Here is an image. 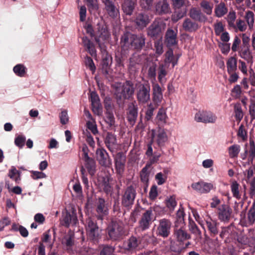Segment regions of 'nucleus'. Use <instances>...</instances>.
<instances>
[{
  "instance_id": "nucleus-5",
  "label": "nucleus",
  "mask_w": 255,
  "mask_h": 255,
  "mask_svg": "<svg viewBox=\"0 0 255 255\" xmlns=\"http://www.w3.org/2000/svg\"><path fill=\"white\" fill-rule=\"evenodd\" d=\"M187 2V0H172L175 13H177L176 16L174 15L173 16L172 20L174 21H177L186 14Z\"/></svg>"
},
{
  "instance_id": "nucleus-21",
  "label": "nucleus",
  "mask_w": 255,
  "mask_h": 255,
  "mask_svg": "<svg viewBox=\"0 0 255 255\" xmlns=\"http://www.w3.org/2000/svg\"><path fill=\"white\" fill-rule=\"evenodd\" d=\"M92 109L93 113L97 115L102 113V107L100 103L99 96L95 92H92L90 94Z\"/></svg>"
},
{
  "instance_id": "nucleus-52",
  "label": "nucleus",
  "mask_w": 255,
  "mask_h": 255,
  "mask_svg": "<svg viewBox=\"0 0 255 255\" xmlns=\"http://www.w3.org/2000/svg\"><path fill=\"white\" fill-rule=\"evenodd\" d=\"M200 6L205 13L208 15L211 14L213 8L212 3L206 0H203L201 2Z\"/></svg>"
},
{
  "instance_id": "nucleus-14",
  "label": "nucleus",
  "mask_w": 255,
  "mask_h": 255,
  "mask_svg": "<svg viewBox=\"0 0 255 255\" xmlns=\"http://www.w3.org/2000/svg\"><path fill=\"white\" fill-rule=\"evenodd\" d=\"M163 100V92L161 88L157 83L152 84V104L158 107Z\"/></svg>"
},
{
  "instance_id": "nucleus-19",
  "label": "nucleus",
  "mask_w": 255,
  "mask_h": 255,
  "mask_svg": "<svg viewBox=\"0 0 255 255\" xmlns=\"http://www.w3.org/2000/svg\"><path fill=\"white\" fill-rule=\"evenodd\" d=\"M232 210L227 204H223L218 208V218L223 222H228L231 218Z\"/></svg>"
},
{
  "instance_id": "nucleus-28",
  "label": "nucleus",
  "mask_w": 255,
  "mask_h": 255,
  "mask_svg": "<svg viewBox=\"0 0 255 255\" xmlns=\"http://www.w3.org/2000/svg\"><path fill=\"white\" fill-rule=\"evenodd\" d=\"M103 53L102 62V70L103 73L108 74V70L110 69L112 58L105 49V47L101 49Z\"/></svg>"
},
{
  "instance_id": "nucleus-15",
  "label": "nucleus",
  "mask_w": 255,
  "mask_h": 255,
  "mask_svg": "<svg viewBox=\"0 0 255 255\" xmlns=\"http://www.w3.org/2000/svg\"><path fill=\"white\" fill-rule=\"evenodd\" d=\"M82 150L84 152L83 158L85 162V167L87 168L89 173L91 176H93L96 172V162L94 159L90 158L88 156L87 149L86 147H83Z\"/></svg>"
},
{
  "instance_id": "nucleus-42",
  "label": "nucleus",
  "mask_w": 255,
  "mask_h": 255,
  "mask_svg": "<svg viewBox=\"0 0 255 255\" xmlns=\"http://www.w3.org/2000/svg\"><path fill=\"white\" fill-rule=\"evenodd\" d=\"M227 72L237 71V59L235 57H230L226 63Z\"/></svg>"
},
{
  "instance_id": "nucleus-53",
  "label": "nucleus",
  "mask_w": 255,
  "mask_h": 255,
  "mask_svg": "<svg viewBox=\"0 0 255 255\" xmlns=\"http://www.w3.org/2000/svg\"><path fill=\"white\" fill-rule=\"evenodd\" d=\"M228 151L230 158H235L238 156L240 151V146L238 144H234L229 147Z\"/></svg>"
},
{
  "instance_id": "nucleus-9",
  "label": "nucleus",
  "mask_w": 255,
  "mask_h": 255,
  "mask_svg": "<svg viewBox=\"0 0 255 255\" xmlns=\"http://www.w3.org/2000/svg\"><path fill=\"white\" fill-rule=\"evenodd\" d=\"M195 120L197 122L203 123H215L217 119V116L210 111H199L194 117Z\"/></svg>"
},
{
  "instance_id": "nucleus-7",
  "label": "nucleus",
  "mask_w": 255,
  "mask_h": 255,
  "mask_svg": "<svg viewBox=\"0 0 255 255\" xmlns=\"http://www.w3.org/2000/svg\"><path fill=\"white\" fill-rule=\"evenodd\" d=\"M172 223L170 220L165 218L159 220L157 228V235L163 238H167L170 234Z\"/></svg>"
},
{
  "instance_id": "nucleus-25",
  "label": "nucleus",
  "mask_w": 255,
  "mask_h": 255,
  "mask_svg": "<svg viewBox=\"0 0 255 255\" xmlns=\"http://www.w3.org/2000/svg\"><path fill=\"white\" fill-rule=\"evenodd\" d=\"M105 5V9L110 16L115 18L119 14V9L115 4V0H102Z\"/></svg>"
},
{
  "instance_id": "nucleus-44",
  "label": "nucleus",
  "mask_w": 255,
  "mask_h": 255,
  "mask_svg": "<svg viewBox=\"0 0 255 255\" xmlns=\"http://www.w3.org/2000/svg\"><path fill=\"white\" fill-rule=\"evenodd\" d=\"M244 18L248 24L249 29H252L254 27L255 22L254 13L251 10H248L245 13Z\"/></svg>"
},
{
  "instance_id": "nucleus-43",
  "label": "nucleus",
  "mask_w": 255,
  "mask_h": 255,
  "mask_svg": "<svg viewBox=\"0 0 255 255\" xmlns=\"http://www.w3.org/2000/svg\"><path fill=\"white\" fill-rule=\"evenodd\" d=\"M189 14L192 19L199 21H202L205 18V17L202 14L201 11L196 8H191Z\"/></svg>"
},
{
  "instance_id": "nucleus-63",
  "label": "nucleus",
  "mask_w": 255,
  "mask_h": 255,
  "mask_svg": "<svg viewBox=\"0 0 255 255\" xmlns=\"http://www.w3.org/2000/svg\"><path fill=\"white\" fill-rule=\"evenodd\" d=\"M149 173L148 172V168L147 166L143 167L140 172V179L143 183H147L148 182Z\"/></svg>"
},
{
  "instance_id": "nucleus-50",
  "label": "nucleus",
  "mask_w": 255,
  "mask_h": 255,
  "mask_svg": "<svg viewBox=\"0 0 255 255\" xmlns=\"http://www.w3.org/2000/svg\"><path fill=\"white\" fill-rule=\"evenodd\" d=\"M62 244L66 247L67 250H71L74 245L73 237L70 235H67L63 238Z\"/></svg>"
},
{
  "instance_id": "nucleus-24",
  "label": "nucleus",
  "mask_w": 255,
  "mask_h": 255,
  "mask_svg": "<svg viewBox=\"0 0 255 255\" xmlns=\"http://www.w3.org/2000/svg\"><path fill=\"white\" fill-rule=\"evenodd\" d=\"M162 30V23L154 20L147 29V34L152 38H156L160 35Z\"/></svg>"
},
{
  "instance_id": "nucleus-22",
  "label": "nucleus",
  "mask_w": 255,
  "mask_h": 255,
  "mask_svg": "<svg viewBox=\"0 0 255 255\" xmlns=\"http://www.w3.org/2000/svg\"><path fill=\"white\" fill-rule=\"evenodd\" d=\"M192 188L200 193H208L213 188L211 183L200 181L194 183L191 185Z\"/></svg>"
},
{
  "instance_id": "nucleus-18",
  "label": "nucleus",
  "mask_w": 255,
  "mask_h": 255,
  "mask_svg": "<svg viewBox=\"0 0 255 255\" xmlns=\"http://www.w3.org/2000/svg\"><path fill=\"white\" fill-rule=\"evenodd\" d=\"M105 200L102 198H99L97 203L96 212L97 213V218L98 220L102 221L104 217L108 215V208L106 205Z\"/></svg>"
},
{
  "instance_id": "nucleus-23",
  "label": "nucleus",
  "mask_w": 255,
  "mask_h": 255,
  "mask_svg": "<svg viewBox=\"0 0 255 255\" xmlns=\"http://www.w3.org/2000/svg\"><path fill=\"white\" fill-rule=\"evenodd\" d=\"M205 224L206 228L211 237H214L218 234L219 223L217 220H213L211 217H208L205 219Z\"/></svg>"
},
{
  "instance_id": "nucleus-27",
  "label": "nucleus",
  "mask_w": 255,
  "mask_h": 255,
  "mask_svg": "<svg viewBox=\"0 0 255 255\" xmlns=\"http://www.w3.org/2000/svg\"><path fill=\"white\" fill-rule=\"evenodd\" d=\"M155 13L159 15L167 14L170 11L169 4L166 0L159 1L155 5Z\"/></svg>"
},
{
  "instance_id": "nucleus-12",
  "label": "nucleus",
  "mask_w": 255,
  "mask_h": 255,
  "mask_svg": "<svg viewBox=\"0 0 255 255\" xmlns=\"http://www.w3.org/2000/svg\"><path fill=\"white\" fill-rule=\"evenodd\" d=\"M167 140L168 136L164 129L159 128L157 131L151 130V141L155 142L159 146H163Z\"/></svg>"
},
{
  "instance_id": "nucleus-32",
  "label": "nucleus",
  "mask_w": 255,
  "mask_h": 255,
  "mask_svg": "<svg viewBox=\"0 0 255 255\" xmlns=\"http://www.w3.org/2000/svg\"><path fill=\"white\" fill-rule=\"evenodd\" d=\"M238 52L239 56L248 63H253V56L249 46H241Z\"/></svg>"
},
{
  "instance_id": "nucleus-64",
  "label": "nucleus",
  "mask_w": 255,
  "mask_h": 255,
  "mask_svg": "<svg viewBox=\"0 0 255 255\" xmlns=\"http://www.w3.org/2000/svg\"><path fill=\"white\" fill-rule=\"evenodd\" d=\"M85 63L86 66L90 69V70L94 72L96 70V66L93 62V59L89 56H86L85 59Z\"/></svg>"
},
{
  "instance_id": "nucleus-8",
  "label": "nucleus",
  "mask_w": 255,
  "mask_h": 255,
  "mask_svg": "<svg viewBox=\"0 0 255 255\" xmlns=\"http://www.w3.org/2000/svg\"><path fill=\"white\" fill-rule=\"evenodd\" d=\"M86 232L89 238L94 241H97L100 237V230L96 221L91 218L87 221Z\"/></svg>"
},
{
  "instance_id": "nucleus-45",
  "label": "nucleus",
  "mask_w": 255,
  "mask_h": 255,
  "mask_svg": "<svg viewBox=\"0 0 255 255\" xmlns=\"http://www.w3.org/2000/svg\"><path fill=\"white\" fill-rule=\"evenodd\" d=\"M165 66L163 64H160L159 66V71L158 73V79L160 84H163L166 81V79L165 76L167 75V72L166 71Z\"/></svg>"
},
{
  "instance_id": "nucleus-47",
  "label": "nucleus",
  "mask_w": 255,
  "mask_h": 255,
  "mask_svg": "<svg viewBox=\"0 0 255 255\" xmlns=\"http://www.w3.org/2000/svg\"><path fill=\"white\" fill-rule=\"evenodd\" d=\"M227 8L224 2H221L216 5L215 9V14L218 17L224 16L227 12Z\"/></svg>"
},
{
  "instance_id": "nucleus-1",
  "label": "nucleus",
  "mask_w": 255,
  "mask_h": 255,
  "mask_svg": "<svg viewBox=\"0 0 255 255\" xmlns=\"http://www.w3.org/2000/svg\"><path fill=\"white\" fill-rule=\"evenodd\" d=\"M95 34V41L98 44L99 46L101 49L105 47L104 44L109 41L111 33L108 25L103 19H101L96 24Z\"/></svg>"
},
{
  "instance_id": "nucleus-29",
  "label": "nucleus",
  "mask_w": 255,
  "mask_h": 255,
  "mask_svg": "<svg viewBox=\"0 0 255 255\" xmlns=\"http://www.w3.org/2000/svg\"><path fill=\"white\" fill-rule=\"evenodd\" d=\"M145 36L142 34L131 35V47L136 49H141L145 45Z\"/></svg>"
},
{
  "instance_id": "nucleus-35",
  "label": "nucleus",
  "mask_w": 255,
  "mask_h": 255,
  "mask_svg": "<svg viewBox=\"0 0 255 255\" xmlns=\"http://www.w3.org/2000/svg\"><path fill=\"white\" fill-rule=\"evenodd\" d=\"M140 62V56L137 54H133L129 59V71L131 73L135 72L139 69Z\"/></svg>"
},
{
  "instance_id": "nucleus-51",
  "label": "nucleus",
  "mask_w": 255,
  "mask_h": 255,
  "mask_svg": "<svg viewBox=\"0 0 255 255\" xmlns=\"http://www.w3.org/2000/svg\"><path fill=\"white\" fill-rule=\"evenodd\" d=\"M131 35L125 33L121 38V44L122 46L129 47L131 46Z\"/></svg>"
},
{
  "instance_id": "nucleus-11",
  "label": "nucleus",
  "mask_w": 255,
  "mask_h": 255,
  "mask_svg": "<svg viewBox=\"0 0 255 255\" xmlns=\"http://www.w3.org/2000/svg\"><path fill=\"white\" fill-rule=\"evenodd\" d=\"M152 212L151 207L143 213L138 222V227L142 231L148 229L152 222Z\"/></svg>"
},
{
  "instance_id": "nucleus-16",
  "label": "nucleus",
  "mask_w": 255,
  "mask_h": 255,
  "mask_svg": "<svg viewBox=\"0 0 255 255\" xmlns=\"http://www.w3.org/2000/svg\"><path fill=\"white\" fill-rule=\"evenodd\" d=\"M97 158L100 164L103 166L108 167L111 165V161L107 151L102 148L96 150Z\"/></svg>"
},
{
  "instance_id": "nucleus-60",
  "label": "nucleus",
  "mask_w": 255,
  "mask_h": 255,
  "mask_svg": "<svg viewBox=\"0 0 255 255\" xmlns=\"http://www.w3.org/2000/svg\"><path fill=\"white\" fill-rule=\"evenodd\" d=\"M234 112L236 120L241 121L243 118L244 114L240 104L235 105Z\"/></svg>"
},
{
  "instance_id": "nucleus-31",
  "label": "nucleus",
  "mask_w": 255,
  "mask_h": 255,
  "mask_svg": "<svg viewBox=\"0 0 255 255\" xmlns=\"http://www.w3.org/2000/svg\"><path fill=\"white\" fill-rule=\"evenodd\" d=\"M105 143L109 150L112 152L117 146L116 136L111 132H108L105 138Z\"/></svg>"
},
{
  "instance_id": "nucleus-62",
  "label": "nucleus",
  "mask_w": 255,
  "mask_h": 255,
  "mask_svg": "<svg viewBox=\"0 0 255 255\" xmlns=\"http://www.w3.org/2000/svg\"><path fill=\"white\" fill-rule=\"evenodd\" d=\"M115 251V248L112 246H104L101 251L100 255H113Z\"/></svg>"
},
{
  "instance_id": "nucleus-6",
  "label": "nucleus",
  "mask_w": 255,
  "mask_h": 255,
  "mask_svg": "<svg viewBox=\"0 0 255 255\" xmlns=\"http://www.w3.org/2000/svg\"><path fill=\"white\" fill-rule=\"evenodd\" d=\"M136 191L132 186H128L122 198V204L126 208H130L133 204L136 196Z\"/></svg>"
},
{
  "instance_id": "nucleus-49",
  "label": "nucleus",
  "mask_w": 255,
  "mask_h": 255,
  "mask_svg": "<svg viewBox=\"0 0 255 255\" xmlns=\"http://www.w3.org/2000/svg\"><path fill=\"white\" fill-rule=\"evenodd\" d=\"M156 120L160 124H164L166 123L167 116L165 110L163 108H160L156 115Z\"/></svg>"
},
{
  "instance_id": "nucleus-30",
  "label": "nucleus",
  "mask_w": 255,
  "mask_h": 255,
  "mask_svg": "<svg viewBox=\"0 0 255 255\" xmlns=\"http://www.w3.org/2000/svg\"><path fill=\"white\" fill-rule=\"evenodd\" d=\"M244 226L249 227L253 225L255 222V202H254L248 213L247 219L241 221Z\"/></svg>"
},
{
  "instance_id": "nucleus-46",
  "label": "nucleus",
  "mask_w": 255,
  "mask_h": 255,
  "mask_svg": "<svg viewBox=\"0 0 255 255\" xmlns=\"http://www.w3.org/2000/svg\"><path fill=\"white\" fill-rule=\"evenodd\" d=\"M86 3L88 10L91 13L96 12L99 9L97 0H84Z\"/></svg>"
},
{
  "instance_id": "nucleus-37",
  "label": "nucleus",
  "mask_w": 255,
  "mask_h": 255,
  "mask_svg": "<svg viewBox=\"0 0 255 255\" xmlns=\"http://www.w3.org/2000/svg\"><path fill=\"white\" fill-rule=\"evenodd\" d=\"M78 222L77 216L66 212L61 221V224L65 227H69L71 225H75Z\"/></svg>"
},
{
  "instance_id": "nucleus-2",
  "label": "nucleus",
  "mask_w": 255,
  "mask_h": 255,
  "mask_svg": "<svg viewBox=\"0 0 255 255\" xmlns=\"http://www.w3.org/2000/svg\"><path fill=\"white\" fill-rule=\"evenodd\" d=\"M107 233L112 240H121L126 234L124 223L120 221H112L107 228Z\"/></svg>"
},
{
  "instance_id": "nucleus-20",
  "label": "nucleus",
  "mask_w": 255,
  "mask_h": 255,
  "mask_svg": "<svg viewBox=\"0 0 255 255\" xmlns=\"http://www.w3.org/2000/svg\"><path fill=\"white\" fill-rule=\"evenodd\" d=\"M133 22L137 28L142 29L148 25L150 22V19L147 14L139 12L136 14Z\"/></svg>"
},
{
  "instance_id": "nucleus-36",
  "label": "nucleus",
  "mask_w": 255,
  "mask_h": 255,
  "mask_svg": "<svg viewBox=\"0 0 255 255\" xmlns=\"http://www.w3.org/2000/svg\"><path fill=\"white\" fill-rule=\"evenodd\" d=\"M165 43L167 47H171L177 44V33L173 29H168L165 34Z\"/></svg>"
},
{
  "instance_id": "nucleus-38",
  "label": "nucleus",
  "mask_w": 255,
  "mask_h": 255,
  "mask_svg": "<svg viewBox=\"0 0 255 255\" xmlns=\"http://www.w3.org/2000/svg\"><path fill=\"white\" fill-rule=\"evenodd\" d=\"M82 43L86 50L92 56H96V50L94 44L86 36L82 38Z\"/></svg>"
},
{
  "instance_id": "nucleus-57",
  "label": "nucleus",
  "mask_w": 255,
  "mask_h": 255,
  "mask_svg": "<svg viewBox=\"0 0 255 255\" xmlns=\"http://www.w3.org/2000/svg\"><path fill=\"white\" fill-rule=\"evenodd\" d=\"M15 74L20 77L24 76L26 72V68L22 64H17L13 67Z\"/></svg>"
},
{
  "instance_id": "nucleus-61",
  "label": "nucleus",
  "mask_w": 255,
  "mask_h": 255,
  "mask_svg": "<svg viewBox=\"0 0 255 255\" xmlns=\"http://www.w3.org/2000/svg\"><path fill=\"white\" fill-rule=\"evenodd\" d=\"M189 228L190 231L196 235L201 236V232L195 223L192 220H189Z\"/></svg>"
},
{
  "instance_id": "nucleus-40",
  "label": "nucleus",
  "mask_w": 255,
  "mask_h": 255,
  "mask_svg": "<svg viewBox=\"0 0 255 255\" xmlns=\"http://www.w3.org/2000/svg\"><path fill=\"white\" fill-rule=\"evenodd\" d=\"M170 250L173 255H179L184 250V244L180 242H172Z\"/></svg>"
},
{
  "instance_id": "nucleus-26",
  "label": "nucleus",
  "mask_w": 255,
  "mask_h": 255,
  "mask_svg": "<svg viewBox=\"0 0 255 255\" xmlns=\"http://www.w3.org/2000/svg\"><path fill=\"white\" fill-rule=\"evenodd\" d=\"M136 5V0H124L122 4V9L127 15H131Z\"/></svg>"
},
{
  "instance_id": "nucleus-34",
  "label": "nucleus",
  "mask_w": 255,
  "mask_h": 255,
  "mask_svg": "<svg viewBox=\"0 0 255 255\" xmlns=\"http://www.w3.org/2000/svg\"><path fill=\"white\" fill-rule=\"evenodd\" d=\"M164 64H163L167 67L169 66V64H172V68H173L174 66L177 64L178 57H175L173 54L172 49H169L165 54Z\"/></svg>"
},
{
  "instance_id": "nucleus-39",
  "label": "nucleus",
  "mask_w": 255,
  "mask_h": 255,
  "mask_svg": "<svg viewBox=\"0 0 255 255\" xmlns=\"http://www.w3.org/2000/svg\"><path fill=\"white\" fill-rule=\"evenodd\" d=\"M183 28L186 31L193 32L198 29V24L189 18H186L182 24Z\"/></svg>"
},
{
  "instance_id": "nucleus-55",
  "label": "nucleus",
  "mask_w": 255,
  "mask_h": 255,
  "mask_svg": "<svg viewBox=\"0 0 255 255\" xmlns=\"http://www.w3.org/2000/svg\"><path fill=\"white\" fill-rule=\"evenodd\" d=\"M215 33L216 36H219L226 30L225 26L221 21L216 22L214 25Z\"/></svg>"
},
{
  "instance_id": "nucleus-17",
  "label": "nucleus",
  "mask_w": 255,
  "mask_h": 255,
  "mask_svg": "<svg viewBox=\"0 0 255 255\" xmlns=\"http://www.w3.org/2000/svg\"><path fill=\"white\" fill-rule=\"evenodd\" d=\"M138 115V107L135 101L129 104L127 112V119L130 125H133Z\"/></svg>"
},
{
  "instance_id": "nucleus-56",
  "label": "nucleus",
  "mask_w": 255,
  "mask_h": 255,
  "mask_svg": "<svg viewBox=\"0 0 255 255\" xmlns=\"http://www.w3.org/2000/svg\"><path fill=\"white\" fill-rule=\"evenodd\" d=\"M157 107L151 103L147 105V110L145 113V119L147 121H149L151 119L154 110Z\"/></svg>"
},
{
  "instance_id": "nucleus-13",
  "label": "nucleus",
  "mask_w": 255,
  "mask_h": 255,
  "mask_svg": "<svg viewBox=\"0 0 255 255\" xmlns=\"http://www.w3.org/2000/svg\"><path fill=\"white\" fill-rule=\"evenodd\" d=\"M140 240L135 237L131 236L123 243L125 250L130 252H134L140 249Z\"/></svg>"
},
{
  "instance_id": "nucleus-59",
  "label": "nucleus",
  "mask_w": 255,
  "mask_h": 255,
  "mask_svg": "<svg viewBox=\"0 0 255 255\" xmlns=\"http://www.w3.org/2000/svg\"><path fill=\"white\" fill-rule=\"evenodd\" d=\"M236 19V14L234 11H230L227 15V22L230 27L235 28V20Z\"/></svg>"
},
{
  "instance_id": "nucleus-4",
  "label": "nucleus",
  "mask_w": 255,
  "mask_h": 255,
  "mask_svg": "<svg viewBox=\"0 0 255 255\" xmlns=\"http://www.w3.org/2000/svg\"><path fill=\"white\" fill-rule=\"evenodd\" d=\"M136 96L139 104L148 103L150 99V86L148 82L139 83L136 85Z\"/></svg>"
},
{
  "instance_id": "nucleus-41",
  "label": "nucleus",
  "mask_w": 255,
  "mask_h": 255,
  "mask_svg": "<svg viewBox=\"0 0 255 255\" xmlns=\"http://www.w3.org/2000/svg\"><path fill=\"white\" fill-rule=\"evenodd\" d=\"M8 177L12 180L14 181L16 183L18 184L21 180V172L16 169L14 166H11L8 171Z\"/></svg>"
},
{
  "instance_id": "nucleus-58",
  "label": "nucleus",
  "mask_w": 255,
  "mask_h": 255,
  "mask_svg": "<svg viewBox=\"0 0 255 255\" xmlns=\"http://www.w3.org/2000/svg\"><path fill=\"white\" fill-rule=\"evenodd\" d=\"M26 140V137L23 134H19L17 135L14 139V143L15 145L20 148H21L24 145Z\"/></svg>"
},
{
  "instance_id": "nucleus-48",
  "label": "nucleus",
  "mask_w": 255,
  "mask_h": 255,
  "mask_svg": "<svg viewBox=\"0 0 255 255\" xmlns=\"http://www.w3.org/2000/svg\"><path fill=\"white\" fill-rule=\"evenodd\" d=\"M239 184L236 181L232 182L231 184V189L233 196L237 199H240L241 197L239 191Z\"/></svg>"
},
{
  "instance_id": "nucleus-33",
  "label": "nucleus",
  "mask_w": 255,
  "mask_h": 255,
  "mask_svg": "<svg viewBox=\"0 0 255 255\" xmlns=\"http://www.w3.org/2000/svg\"><path fill=\"white\" fill-rule=\"evenodd\" d=\"M174 237L177 241L182 243L184 241L190 239L191 236L182 227L178 229L175 228L174 231Z\"/></svg>"
},
{
  "instance_id": "nucleus-54",
  "label": "nucleus",
  "mask_w": 255,
  "mask_h": 255,
  "mask_svg": "<svg viewBox=\"0 0 255 255\" xmlns=\"http://www.w3.org/2000/svg\"><path fill=\"white\" fill-rule=\"evenodd\" d=\"M105 121L108 125V127L109 128H111L115 125V117L112 111L106 112Z\"/></svg>"
},
{
  "instance_id": "nucleus-3",
  "label": "nucleus",
  "mask_w": 255,
  "mask_h": 255,
  "mask_svg": "<svg viewBox=\"0 0 255 255\" xmlns=\"http://www.w3.org/2000/svg\"><path fill=\"white\" fill-rule=\"evenodd\" d=\"M134 91L133 84L130 81H127L125 84L116 87L115 95L118 101H124L132 97Z\"/></svg>"
},
{
  "instance_id": "nucleus-10",
  "label": "nucleus",
  "mask_w": 255,
  "mask_h": 255,
  "mask_svg": "<svg viewBox=\"0 0 255 255\" xmlns=\"http://www.w3.org/2000/svg\"><path fill=\"white\" fill-rule=\"evenodd\" d=\"M114 159L116 173L120 176H122L125 170L126 155L123 152H119L115 155Z\"/></svg>"
}]
</instances>
